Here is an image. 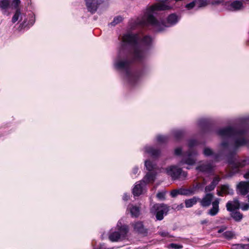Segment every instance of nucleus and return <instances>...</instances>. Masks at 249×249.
<instances>
[{
	"label": "nucleus",
	"mask_w": 249,
	"mask_h": 249,
	"mask_svg": "<svg viewBox=\"0 0 249 249\" xmlns=\"http://www.w3.org/2000/svg\"><path fill=\"white\" fill-rule=\"evenodd\" d=\"M167 3H169L168 0H164L161 2L152 5L147 9L141 20L137 19L136 23L142 26L151 25L156 28L158 31H161L163 29L161 26L166 27L175 24L177 22L178 18L177 16L175 14L169 15L167 18V22L161 24L154 16L158 11L170 9L171 7L166 4Z\"/></svg>",
	"instance_id": "nucleus-1"
},
{
	"label": "nucleus",
	"mask_w": 249,
	"mask_h": 249,
	"mask_svg": "<svg viewBox=\"0 0 249 249\" xmlns=\"http://www.w3.org/2000/svg\"><path fill=\"white\" fill-rule=\"evenodd\" d=\"M141 36L139 35H134L130 33H127L124 35L122 38V42L123 45H130L134 47L133 56L136 60H140L145 55V53L142 50L138 45L140 42H142L145 44H149L152 41L151 38L149 36H144L141 41L140 39Z\"/></svg>",
	"instance_id": "nucleus-2"
},
{
	"label": "nucleus",
	"mask_w": 249,
	"mask_h": 249,
	"mask_svg": "<svg viewBox=\"0 0 249 249\" xmlns=\"http://www.w3.org/2000/svg\"><path fill=\"white\" fill-rule=\"evenodd\" d=\"M218 133L219 135L222 137H238V138L235 141V145L236 146L243 145L246 143V140L243 138L242 132H238L231 127H228L220 129Z\"/></svg>",
	"instance_id": "nucleus-3"
},
{
	"label": "nucleus",
	"mask_w": 249,
	"mask_h": 249,
	"mask_svg": "<svg viewBox=\"0 0 249 249\" xmlns=\"http://www.w3.org/2000/svg\"><path fill=\"white\" fill-rule=\"evenodd\" d=\"M169 210V207L164 204H156L151 209V213L156 214L157 220H161L163 215L166 214Z\"/></svg>",
	"instance_id": "nucleus-4"
},
{
	"label": "nucleus",
	"mask_w": 249,
	"mask_h": 249,
	"mask_svg": "<svg viewBox=\"0 0 249 249\" xmlns=\"http://www.w3.org/2000/svg\"><path fill=\"white\" fill-rule=\"evenodd\" d=\"M119 224L121 223H119L117 226L118 231L111 233L109 236V239L112 241H117L119 239L124 237L128 232V229L127 226H120Z\"/></svg>",
	"instance_id": "nucleus-5"
},
{
	"label": "nucleus",
	"mask_w": 249,
	"mask_h": 249,
	"mask_svg": "<svg viewBox=\"0 0 249 249\" xmlns=\"http://www.w3.org/2000/svg\"><path fill=\"white\" fill-rule=\"evenodd\" d=\"M166 173L171 177L173 179L178 178L183 179L187 176L186 172L182 171L181 168L175 166H172L167 168Z\"/></svg>",
	"instance_id": "nucleus-6"
},
{
	"label": "nucleus",
	"mask_w": 249,
	"mask_h": 249,
	"mask_svg": "<svg viewBox=\"0 0 249 249\" xmlns=\"http://www.w3.org/2000/svg\"><path fill=\"white\" fill-rule=\"evenodd\" d=\"M200 187V184L199 183H196V185H194L189 188H180V195L184 196L193 195Z\"/></svg>",
	"instance_id": "nucleus-7"
},
{
	"label": "nucleus",
	"mask_w": 249,
	"mask_h": 249,
	"mask_svg": "<svg viewBox=\"0 0 249 249\" xmlns=\"http://www.w3.org/2000/svg\"><path fill=\"white\" fill-rule=\"evenodd\" d=\"M248 164H249V158L230 162V166L233 168L234 170H237L238 168H242Z\"/></svg>",
	"instance_id": "nucleus-8"
},
{
	"label": "nucleus",
	"mask_w": 249,
	"mask_h": 249,
	"mask_svg": "<svg viewBox=\"0 0 249 249\" xmlns=\"http://www.w3.org/2000/svg\"><path fill=\"white\" fill-rule=\"evenodd\" d=\"M98 0H86V4L88 11L91 13H94L100 4Z\"/></svg>",
	"instance_id": "nucleus-9"
},
{
	"label": "nucleus",
	"mask_w": 249,
	"mask_h": 249,
	"mask_svg": "<svg viewBox=\"0 0 249 249\" xmlns=\"http://www.w3.org/2000/svg\"><path fill=\"white\" fill-rule=\"evenodd\" d=\"M237 188L241 195H246L249 192V181L240 182Z\"/></svg>",
	"instance_id": "nucleus-10"
},
{
	"label": "nucleus",
	"mask_w": 249,
	"mask_h": 249,
	"mask_svg": "<svg viewBox=\"0 0 249 249\" xmlns=\"http://www.w3.org/2000/svg\"><path fill=\"white\" fill-rule=\"evenodd\" d=\"M213 169V165L210 163L201 162L196 167V170L199 172L209 173Z\"/></svg>",
	"instance_id": "nucleus-11"
},
{
	"label": "nucleus",
	"mask_w": 249,
	"mask_h": 249,
	"mask_svg": "<svg viewBox=\"0 0 249 249\" xmlns=\"http://www.w3.org/2000/svg\"><path fill=\"white\" fill-rule=\"evenodd\" d=\"M219 199H216L212 202V208L210 209L208 213L211 216L216 215L219 212Z\"/></svg>",
	"instance_id": "nucleus-12"
},
{
	"label": "nucleus",
	"mask_w": 249,
	"mask_h": 249,
	"mask_svg": "<svg viewBox=\"0 0 249 249\" xmlns=\"http://www.w3.org/2000/svg\"><path fill=\"white\" fill-rule=\"evenodd\" d=\"M155 177L156 172L155 171H150L141 181L142 182L144 185L147 183H153L155 180Z\"/></svg>",
	"instance_id": "nucleus-13"
},
{
	"label": "nucleus",
	"mask_w": 249,
	"mask_h": 249,
	"mask_svg": "<svg viewBox=\"0 0 249 249\" xmlns=\"http://www.w3.org/2000/svg\"><path fill=\"white\" fill-rule=\"evenodd\" d=\"M226 207L228 211L233 212L235 210L239 208L240 203L238 200L234 199L233 201L228 202L226 204Z\"/></svg>",
	"instance_id": "nucleus-14"
},
{
	"label": "nucleus",
	"mask_w": 249,
	"mask_h": 249,
	"mask_svg": "<svg viewBox=\"0 0 249 249\" xmlns=\"http://www.w3.org/2000/svg\"><path fill=\"white\" fill-rule=\"evenodd\" d=\"M213 198V195L212 194H207L201 199L200 201L201 205L203 207H208L210 206Z\"/></svg>",
	"instance_id": "nucleus-15"
},
{
	"label": "nucleus",
	"mask_w": 249,
	"mask_h": 249,
	"mask_svg": "<svg viewBox=\"0 0 249 249\" xmlns=\"http://www.w3.org/2000/svg\"><path fill=\"white\" fill-rule=\"evenodd\" d=\"M233 193L232 190H231L227 185H222L220 186V190H217V195L223 196L225 195L231 194Z\"/></svg>",
	"instance_id": "nucleus-16"
},
{
	"label": "nucleus",
	"mask_w": 249,
	"mask_h": 249,
	"mask_svg": "<svg viewBox=\"0 0 249 249\" xmlns=\"http://www.w3.org/2000/svg\"><path fill=\"white\" fill-rule=\"evenodd\" d=\"M130 61L125 60H122L118 59L115 62L116 67L120 69H126L128 68L130 65Z\"/></svg>",
	"instance_id": "nucleus-17"
},
{
	"label": "nucleus",
	"mask_w": 249,
	"mask_h": 249,
	"mask_svg": "<svg viewBox=\"0 0 249 249\" xmlns=\"http://www.w3.org/2000/svg\"><path fill=\"white\" fill-rule=\"evenodd\" d=\"M144 185L142 182L140 181L136 183L133 189V194L135 196H139L142 194L143 190V187Z\"/></svg>",
	"instance_id": "nucleus-18"
},
{
	"label": "nucleus",
	"mask_w": 249,
	"mask_h": 249,
	"mask_svg": "<svg viewBox=\"0 0 249 249\" xmlns=\"http://www.w3.org/2000/svg\"><path fill=\"white\" fill-rule=\"evenodd\" d=\"M133 225L134 230L136 231L142 233H146L147 232V230L144 228L142 222H137L133 224Z\"/></svg>",
	"instance_id": "nucleus-19"
},
{
	"label": "nucleus",
	"mask_w": 249,
	"mask_h": 249,
	"mask_svg": "<svg viewBox=\"0 0 249 249\" xmlns=\"http://www.w3.org/2000/svg\"><path fill=\"white\" fill-rule=\"evenodd\" d=\"M128 209H129L132 217H138L140 214V208L139 207L129 205Z\"/></svg>",
	"instance_id": "nucleus-20"
},
{
	"label": "nucleus",
	"mask_w": 249,
	"mask_h": 249,
	"mask_svg": "<svg viewBox=\"0 0 249 249\" xmlns=\"http://www.w3.org/2000/svg\"><path fill=\"white\" fill-rule=\"evenodd\" d=\"M230 9L232 11L240 10L243 7V3L241 1L235 0L230 4Z\"/></svg>",
	"instance_id": "nucleus-21"
},
{
	"label": "nucleus",
	"mask_w": 249,
	"mask_h": 249,
	"mask_svg": "<svg viewBox=\"0 0 249 249\" xmlns=\"http://www.w3.org/2000/svg\"><path fill=\"white\" fill-rule=\"evenodd\" d=\"M10 0H0V9L2 11L6 10L10 7Z\"/></svg>",
	"instance_id": "nucleus-22"
},
{
	"label": "nucleus",
	"mask_w": 249,
	"mask_h": 249,
	"mask_svg": "<svg viewBox=\"0 0 249 249\" xmlns=\"http://www.w3.org/2000/svg\"><path fill=\"white\" fill-rule=\"evenodd\" d=\"M145 150L147 153L150 154V155L153 157H156L160 154V152L158 150L152 147H146L145 148Z\"/></svg>",
	"instance_id": "nucleus-23"
},
{
	"label": "nucleus",
	"mask_w": 249,
	"mask_h": 249,
	"mask_svg": "<svg viewBox=\"0 0 249 249\" xmlns=\"http://www.w3.org/2000/svg\"><path fill=\"white\" fill-rule=\"evenodd\" d=\"M197 202L196 198L195 197L187 199L185 201V204L186 208H190Z\"/></svg>",
	"instance_id": "nucleus-24"
},
{
	"label": "nucleus",
	"mask_w": 249,
	"mask_h": 249,
	"mask_svg": "<svg viewBox=\"0 0 249 249\" xmlns=\"http://www.w3.org/2000/svg\"><path fill=\"white\" fill-rule=\"evenodd\" d=\"M231 216L237 221H240L242 218V214L239 212H231Z\"/></svg>",
	"instance_id": "nucleus-25"
},
{
	"label": "nucleus",
	"mask_w": 249,
	"mask_h": 249,
	"mask_svg": "<svg viewBox=\"0 0 249 249\" xmlns=\"http://www.w3.org/2000/svg\"><path fill=\"white\" fill-rule=\"evenodd\" d=\"M145 165L147 169L150 171H155V165H154L150 160H146L145 162Z\"/></svg>",
	"instance_id": "nucleus-26"
},
{
	"label": "nucleus",
	"mask_w": 249,
	"mask_h": 249,
	"mask_svg": "<svg viewBox=\"0 0 249 249\" xmlns=\"http://www.w3.org/2000/svg\"><path fill=\"white\" fill-rule=\"evenodd\" d=\"M196 162V159L192 157L191 153L188 154V158L185 160V163L188 165H193Z\"/></svg>",
	"instance_id": "nucleus-27"
},
{
	"label": "nucleus",
	"mask_w": 249,
	"mask_h": 249,
	"mask_svg": "<svg viewBox=\"0 0 249 249\" xmlns=\"http://www.w3.org/2000/svg\"><path fill=\"white\" fill-rule=\"evenodd\" d=\"M195 2L199 7H204L208 4L207 0H195Z\"/></svg>",
	"instance_id": "nucleus-28"
},
{
	"label": "nucleus",
	"mask_w": 249,
	"mask_h": 249,
	"mask_svg": "<svg viewBox=\"0 0 249 249\" xmlns=\"http://www.w3.org/2000/svg\"><path fill=\"white\" fill-rule=\"evenodd\" d=\"M233 249H249V244H237L233 246Z\"/></svg>",
	"instance_id": "nucleus-29"
},
{
	"label": "nucleus",
	"mask_w": 249,
	"mask_h": 249,
	"mask_svg": "<svg viewBox=\"0 0 249 249\" xmlns=\"http://www.w3.org/2000/svg\"><path fill=\"white\" fill-rule=\"evenodd\" d=\"M20 15V9L16 10V11L12 18V21L13 23H15L18 20Z\"/></svg>",
	"instance_id": "nucleus-30"
},
{
	"label": "nucleus",
	"mask_w": 249,
	"mask_h": 249,
	"mask_svg": "<svg viewBox=\"0 0 249 249\" xmlns=\"http://www.w3.org/2000/svg\"><path fill=\"white\" fill-rule=\"evenodd\" d=\"M123 20V18L121 16H118L114 18L113 21L110 23L112 26H115L116 24L120 23Z\"/></svg>",
	"instance_id": "nucleus-31"
},
{
	"label": "nucleus",
	"mask_w": 249,
	"mask_h": 249,
	"mask_svg": "<svg viewBox=\"0 0 249 249\" xmlns=\"http://www.w3.org/2000/svg\"><path fill=\"white\" fill-rule=\"evenodd\" d=\"M168 248L169 249H181L183 248L182 245L175 244V243H171L168 245Z\"/></svg>",
	"instance_id": "nucleus-32"
},
{
	"label": "nucleus",
	"mask_w": 249,
	"mask_h": 249,
	"mask_svg": "<svg viewBox=\"0 0 249 249\" xmlns=\"http://www.w3.org/2000/svg\"><path fill=\"white\" fill-rule=\"evenodd\" d=\"M21 1L20 0H13L12 3L13 7L17 9H20L19 6L20 4Z\"/></svg>",
	"instance_id": "nucleus-33"
},
{
	"label": "nucleus",
	"mask_w": 249,
	"mask_h": 249,
	"mask_svg": "<svg viewBox=\"0 0 249 249\" xmlns=\"http://www.w3.org/2000/svg\"><path fill=\"white\" fill-rule=\"evenodd\" d=\"M184 205L183 203H181L179 205L175 204L172 206V209L176 211H179L181 209H182Z\"/></svg>",
	"instance_id": "nucleus-34"
},
{
	"label": "nucleus",
	"mask_w": 249,
	"mask_h": 249,
	"mask_svg": "<svg viewBox=\"0 0 249 249\" xmlns=\"http://www.w3.org/2000/svg\"><path fill=\"white\" fill-rule=\"evenodd\" d=\"M180 189L178 190H173L171 193L170 195L172 197L177 196L178 195H180Z\"/></svg>",
	"instance_id": "nucleus-35"
},
{
	"label": "nucleus",
	"mask_w": 249,
	"mask_h": 249,
	"mask_svg": "<svg viewBox=\"0 0 249 249\" xmlns=\"http://www.w3.org/2000/svg\"><path fill=\"white\" fill-rule=\"evenodd\" d=\"M220 178L218 176H216L213 178L211 183L213 184L214 186H216V185L220 181Z\"/></svg>",
	"instance_id": "nucleus-36"
},
{
	"label": "nucleus",
	"mask_w": 249,
	"mask_h": 249,
	"mask_svg": "<svg viewBox=\"0 0 249 249\" xmlns=\"http://www.w3.org/2000/svg\"><path fill=\"white\" fill-rule=\"evenodd\" d=\"M215 186H214L213 184L211 183L210 185H207L205 187V191L206 192H208L213 191L215 188Z\"/></svg>",
	"instance_id": "nucleus-37"
},
{
	"label": "nucleus",
	"mask_w": 249,
	"mask_h": 249,
	"mask_svg": "<svg viewBox=\"0 0 249 249\" xmlns=\"http://www.w3.org/2000/svg\"><path fill=\"white\" fill-rule=\"evenodd\" d=\"M213 152L212 151V150L209 148H205L204 150V154L205 155V156H210V155H213Z\"/></svg>",
	"instance_id": "nucleus-38"
},
{
	"label": "nucleus",
	"mask_w": 249,
	"mask_h": 249,
	"mask_svg": "<svg viewBox=\"0 0 249 249\" xmlns=\"http://www.w3.org/2000/svg\"><path fill=\"white\" fill-rule=\"evenodd\" d=\"M196 5V3L195 2V0L189 3V4H187L186 5V7L188 9H192L193 7H194V6Z\"/></svg>",
	"instance_id": "nucleus-39"
},
{
	"label": "nucleus",
	"mask_w": 249,
	"mask_h": 249,
	"mask_svg": "<svg viewBox=\"0 0 249 249\" xmlns=\"http://www.w3.org/2000/svg\"><path fill=\"white\" fill-rule=\"evenodd\" d=\"M159 234L162 237H170L171 236L166 231H160L159 232Z\"/></svg>",
	"instance_id": "nucleus-40"
},
{
	"label": "nucleus",
	"mask_w": 249,
	"mask_h": 249,
	"mask_svg": "<svg viewBox=\"0 0 249 249\" xmlns=\"http://www.w3.org/2000/svg\"><path fill=\"white\" fill-rule=\"evenodd\" d=\"M157 196L160 199H164L165 196V193L159 192L157 194Z\"/></svg>",
	"instance_id": "nucleus-41"
},
{
	"label": "nucleus",
	"mask_w": 249,
	"mask_h": 249,
	"mask_svg": "<svg viewBox=\"0 0 249 249\" xmlns=\"http://www.w3.org/2000/svg\"><path fill=\"white\" fill-rule=\"evenodd\" d=\"M157 140L159 142H163L165 141L166 138L163 136H159L157 137Z\"/></svg>",
	"instance_id": "nucleus-42"
},
{
	"label": "nucleus",
	"mask_w": 249,
	"mask_h": 249,
	"mask_svg": "<svg viewBox=\"0 0 249 249\" xmlns=\"http://www.w3.org/2000/svg\"><path fill=\"white\" fill-rule=\"evenodd\" d=\"M241 209L243 211H246L249 209V205L248 204H244L242 206Z\"/></svg>",
	"instance_id": "nucleus-43"
},
{
	"label": "nucleus",
	"mask_w": 249,
	"mask_h": 249,
	"mask_svg": "<svg viewBox=\"0 0 249 249\" xmlns=\"http://www.w3.org/2000/svg\"><path fill=\"white\" fill-rule=\"evenodd\" d=\"M196 144V142L195 140H191L190 141L189 143V145L190 147H191Z\"/></svg>",
	"instance_id": "nucleus-44"
},
{
	"label": "nucleus",
	"mask_w": 249,
	"mask_h": 249,
	"mask_svg": "<svg viewBox=\"0 0 249 249\" xmlns=\"http://www.w3.org/2000/svg\"><path fill=\"white\" fill-rule=\"evenodd\" d=\"M181 149L180 148H177L175 150V153L177 155H179L181 154Z\"/></svg>",
	"instance_id": "nucleus-45"
},
{
	"label": "nucleus",
	"mask_w": 249,
	"mask_h": 249,
	"mask_svg": "<svg viewBox=\"0 0 249 249\" xmlns=\"http://www.w3.org/2000/svg\"><path fill=\"white\" fill-rule=\"evenodd\" d=\"M244 177L246 179H249V170L244 174Z\"/></svg>",
	"instance_id": "nucleus-46"
},
{
	"label": "nucleus",
	"mask_w": 249,
	"mask_h": 249,
	"mask_svg": "<svg viewBox=\"0 0 249 249\" xmlns=\"http://www.w3.org/2000/svg\"><path fill=\"white\" fill-rule=\"evenodd\" d=\"M225 235H226V236H228L229 237H231L232 236V233L230 232H226L225 233Z\"/></svg>",
	"instance_id": "nucleus-47"
},
{
	"label": "nucleus",
	"mask_w": 249,
	"mask_h": 249,
	"mask_svg": "<svg viewBox=\"0 0 249 249\" xmlns=\"http://www.w3.org/2000/svg\"><path fill=\"white\" fill-rule=\"evenodd\" d=\"M220 3V1L218 0H214L213 2V4H217Z\"/></svg>",
	"instance_id": "nucleus-48"
},
{
	"label": "nucleus",
	"mask_w": 249,
	"mask_h": 249,
	"mask_svg": "<svg viewBox=\"0 0 249 249\" xmlns=\"http://www.w3.org/2000/svg\"><path fill=\"white\" fill-rule=\"evenodd\" d=\"M128 196H127L124 195V199L125 200H128Z\"/></svg>",
	"instance_id": "nucleus-49"
},
{
	"label": "nucleus",
	"mask_w": 249,
	"mask_h": 249,
	"mask_svg": "<svg viewBox=\"0 0 249 249\" xmlns=\"http://www.w3.org/2000/svg\"><path fill=\"white\" fill-rule=\"evenodd\" d=\"M119 57H120L121 56V51H120L119 52Z\"/></svg>",
	"instance_id": "nucleus-50"
},
{
	"label": "nucleus",
	"mask_w": 249,
	"mask_h": 249,
	"mask_svg": "<svg viewBox=\"0 0 249 249\" xmlns=\"http://www.w3.org/2000/svg\"><path fill=\"white\" fill-rule=\"evenodd\" d=\"M188 153H189V152ZM190 153L191 154L192 157L194 158V155H195V153H194L193 154L192 153H191V152H190Z\"/></svg>",
	"instance_id": "nucleus-51"
},
{
	"label": "nucleus",
	"mask_w": 249,
	"mask_h": 249,
	"mask_svg": "<svg viewBox=\"0 0 249 249\" xmlns=\"http://www.w3.org/2000/svg\"><path fill=\"white\" fill-rule=\"evenodd\" d=\"M222 146H223V147H225V146H226V145H225V144L224 143H223L222 144Z\"/></svg>",
	"instance_id": "nucleus-52"
},
{
	"label": "nucleus",
	"mask_w": 249,
	"mask_h": 249,
	"mask_svg": "<svg viewBox=\"0 0 249 249\" xmlns=\"http://www.w3.org/2000/svg\"><path fill=\"white\" fill-rule=\"evenodd\" d=\"M207 222L206 221H202V224H204V223H206Z\"/></svg>",
	"instance_id": "nucleus-53"
},
{
	"label": "nucleus",
	"mask_w": 249,
	"mask_h": 249,
	"mask_svg": "<svg viewBox=\"0 0 249 249\" xmlns=\"http://www.w3.org/2000/svg\"><path fill=\"white\" fill-rule=\"evenodd\" d=\"M248 200H249V195L248 196Z\"/></svg>",
	"instance_id": "nucleus-54"
}]
</instances>
